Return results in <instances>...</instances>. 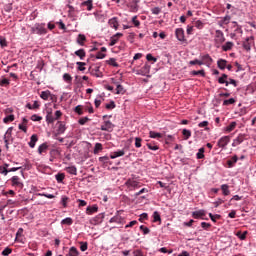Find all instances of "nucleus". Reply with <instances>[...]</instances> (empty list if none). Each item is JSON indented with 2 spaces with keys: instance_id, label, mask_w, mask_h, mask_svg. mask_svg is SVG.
Listing matches in <instances>:
<instances>
[{
  "instance_id": "nucleus-1",
  "label": "nucleus",
  "mask_w": 256,
  "mask_h": 256,
  "mask_svg": "<svg viewBox=\"0 0 256 256\" xmlns=\"http://www.w3.org/2000/svg\"><path fill=\"white\" fill-rule=\"evenodd\" d=\"M190 66L193 65H206V67H211V65H213V58H211V56L209 54H204L202 56H200V60L199 59H194L191 60L189 62Z\"/></svg>"
},
{
  "instance_id": "nucleus-2",
  "label": "nucleus",
  "mask_w": 256,
  "mask_h": 256,
  "mask_svg": "<svg viewBox=\"0 0 256 256\" xmlns=\"http://www.w3.org/2000/svg\"><path fill=\"white\" fill-rule=\"evenodd\" d=\"M225 43V34H223V31L221 30H216L215 31V36H214V45L217 49L221 47Z\"/></svg>"
},
{
  "instance_id": "nucleus-3",
  "label": "nucleus",
  "mask_w": 256,
  "mask_h": 256,
  "mask_svg": "<svg viewBox=\"0 0 256 256\" xmlns=\"http://www.w3.org/2000/svg\"><path fill=\"white\" fill-rule=\"evenodd\" d=\"M31 31L36 35H47V28H45V24H36L32 27Z\"/></svg>"
},
{
  "instance_id": "nucleus-4",
  "label": "nucleus",
  "mask_w": 256,
  "mask_h": 256,
  "mask_svg": "<svg viewBox=\"0 0 256 256\" xmlns=\"http://www.w3.org/2000/svg\"><path fill=\"white\" fill-rule=\"evenodd\" d=\"M125 185L129 191H135V189H139V187H141V183L133 179H128Z\"/></svg>"
},
{
  "instance_id": "nucleus-5",
  "label": "nucleus",
  "mask_w": 256,
  "mask_h": 256,
  "mask_svg": "<svg viewBox=\"0 0 256 256\" xmlns=\"http://www.w3.org/2000/svg\"><path fill=\"white\" fill-rule=\"evenodd\" d=\"M100 69H101V66L96 64L94 66H91L89 68V71L91 75H93V77H103V72Z\"/></svg>"
},
{
  "instance_id": "nucleus-6",
  "label": "nucleus",
  "mask_w": 256,
  "mask_h": 256,
  "mask_svg": "<svg viewBox=\"0 0 256 256\" xmlns=\"http://www.w3.org/2000/svg\"><path fill=\"white\" fill-rule=\"evenodd\" d=\"M115 128V125L112 121L105 120L104 123L101 125V131H107L108 133H111L113 129Z\"/></svg>"
},
{
  "instance_id": "nucleus-7",
  "label": "nucleus",
  "mask_w": 256,
  "mask_h": 256,
  "mask_svg": "<svg viewBox=\"0 0 256 256\" xmlns=\"http://www.w3.org/2000/svg\"><path fill=\"white\" fill-rule=\"evenodd\" d=\"M231 142V137L229 136H223L221 137L217 142V147H220V149H225L226 145H229Z\"/></svg>"
},
{
  "instance_id": "nucleus-8",
  "label": "nucleus",
  "mask_w": 256,
  "mask_h": 256,
  "mask_svg": "<svg viewBox=\"0 0 256 256\" xmlns=\"http://www.w3.org/2000/svg\"><path fill=\"white\" fill-rule=\"evenodd\" d=\"M46 113H47L46 114V123H48L49 125H53V123H55V121H57L55 116H53V109L48 108L46 110Z\"/></svg>"
},
{
  "instance_id": "nucleus-9",
  "label": "nucleus",
  "mask_w": 256,
  "mask_h": 256,
  "mask_svg": "<svg viewBox=\"0 0 256 256\" xmlns=\"http://www.w3.org/2000/svg\"><path fill=\"white\" fill-rule=\"evenodd\" d=\"M175 36L178 39V41L185 42V30L183 28H177L175 30Z\"/></svg>"
},
{
  "instance_id": "nucleus-10",
  "label": "nucleus",
  "mask_w": 256,
  "mask_h": 256,
  "mask_svg": "<svg viewBox=\"0 0 256 256\" xmlns=\"http://www.w3.org/2000/svg\"><path fill=\"white\" fill-rule=\"evenodd\" d=\"M245 139H247V135L239 134L237 138L233 140L232 147H237L238 145H241V143H243Z\"/></svg>"
},
{
  "instance_id": "nucleus-11",
  "label": "nucleus",
  "mask_w": 256,
  "mask_h": 256,
  "mask_svg": "<svg viewBox=\"0 0 256 256\" xmlns=\"http://www.w3.org/2000/svg\"><path fill=\"white\" fill-rule=\"evenodd\" d=\"M254 40L255 38L253 36L246 38V40L243 42L245 51H251V43H253Z\"/></svg>"
},
{
  "instance_id": "nucleus-12",
  "label": "nucleus",
  "mask_w": 256,
  "mask_h": 256,
  "mask_svg": "<svg viewBox=\"0 0 256 256\" xmlns=\"http://www.w3.org/2000/svg\"><path fill=\"white\" fill-rule=\"evenodd\" d=\"M13 187H19L20 189H23V184L21 182V178L19 176H13L11 178Z\"/></svg>"
},
{
  "instance_id": "nucleus-13",
  "label": "nucleus",
  "mask_w": 256,
  "mask_h": 256,
  "mask_svg": "<svg viewBox=\"0 0 256 256\" xmlns=\"http://www.w3.org/2000/svg\"><path fill=\"white\" fill-rule=\"evenodd\" d=\"M237 161H239V157H237V155H234L233 157L228 159L227 162H226L228 168L232 169V167H235V164L237 163Z\"/></svg>"
},
{
  "instance_id": "nucleus-14",
  "label": "nucleus",
  "mask_w": 256,
  "mask_h": 256,
  "mask_svg": "<svg viewBox=\"0 0 256 256\" xmlns=\"http://www.w3.org/2000/svg\"><path fill=\"white\" fill-rule=\"evenodd\" d=\"M108 25H110V27H112V29H115V31H117V29H119V21L117 20V17H113L108 21Z\"/></svg>"
},
{
  "instance_id": "nucleus-15",
  "label": "nucleus",
  "mask_w": 256,
  "mask_h": 256,
  "mask_svg": "<svg viewBox=\"0 0 256 256\" xmlns=\"http://www.w3.org/2000/svg\"><path fill=\"white\" fill-rule=\"evenodd\" d=\"M130 10L133 13H137L139 11V0H132L130 3Z\"/></svg>"
},
{
  "instance_id": "nucleus-16",
  "label": "nucleus",
  "mask_w": 256,
  "mask_h": 256,
  "mask_svg": "<svg viewBox=\"0 0 256 256\" xmlns=\"http://www.w3.org/2000/svg\"><path fill=\"white\" fill-rule=\"evenodd\" d=\"M98 211H99V206H97V205L88 206L86 208L87 215H93V213H97Z\"/></svg>"
},
{
  "instance_id": "nucleus-17",
  "label": "nucleus",
  "mask_w": 256,
  "mask_h": 256,
  "mask_svg": "<svg viewBox=\"0 0 256 256\" xmlns=\"http://www.w3.org/2000/svg\"><path fill=\"white\" fill-rule=\"evenodd\" d=\"M227 79H229V76L227 74H222V76L218 78V83H220V85L225 84L226 87H229V81H227Z\"/></svg>"
},
{
  "instance_id": "nucleus-18",
  "label": "nucleus",
  "mask_w": 256,
  "mask_h": 256,
  "mask_svg": "<svg viewBox=\"0 0 256 256\" xmlns=\"http://www.w3.org/2000/svg\"><path fill=\"white\" fill-rule=\"evenodd\" d=\"M67 130V127H65V122H58V129H57V133L58 135H63V133H65V131Z\"/></svg>"
},
{
  "instance_id": "nucleus-19",
  "label": "nucleus",
  "mask_w": 256,
  "mask_h": 256,
  "mask_svg": "<svg viewBox=\"0 0 256 256\" xmlns=\"http://www.w3.org/2000/svg\"><path fill=\"white\" fill-rule=\"evenodd\" d=\"M37 141H39V137L37 134H33L30 137L29 147H31V149H35V143H37Z\"/></svg>"
},
{
  "instance_id": "nucleus-20",
  "label": "nucleus",
  "mask_w": 256,
  "mask_h": 256,
  "mask_svg": "<svg viewBox=\"0 0 256 256\" xmlns=\"http://www.w3.org/2000/svg\"><path fill=\"white\" fill-rule=\"evenodd\" d=\"M205 215V210H198L192 213V217H194V219H201V217H205Z\"/></svg>"
},
{
  "instance_id": "nucleus-21",
  "label": "nucleus",
  "mask_w": 256,
  "mask_h": 256,
  "mask_svg": "<svg viewBox=\"0 0 256 256\" xmlns=\"http://www.w3.org/2000/svg\"><path fill=\"white\" fill-rule=\"evenodd\" d=\"M4 139H10L11 143H13V127H9L4 134Z\"/></svg>"
},
{
  "instance_id": "nucleus-22",
  "label": "nucleus",
  "mask_w": 256,
  "mask_h": 256,
  "mask_svg": "<svg viewBox=\"0 0 256 256\" xmlns=\"http://www.w3.org/2000/svg\"><path fill=\"white\" fill-rule=\"evenodd\" d=\"M123 155H125V150H118L110 155V159H117V157H123Z\"/></svg>"
},
{
  "instance_id": "nucleus-23",
  "label": "nucleus",
  "mask_w": 256,
  "mask_h": 256,
  "mask_svg": "<svg viewBox=\"0 0 256 256\" xmlns=\"http://www.w3.org/2000/svg\"><path fill=\"white\" fill-rule=\"evenodd\" d=\"M76 41H77L78 45L83 47L85 45V41H87V37H85V35H83V34H79Z\"/></svg>"
},
{
  "instance_id": "nucleus-24",
  "label": "nucleus",
  "mask_w": 256,
  "mask_h": 256,
  "mask_svg": "<svg viewBox=\"0 0 256 256\" xmlns=\"http://www.w3.org/2000/svg\"><path fill=\"white\" fill-rule=\"evenodd\" d=\"M74 54L79 57L81 59V61H83V59H85L86 57V53H85V49H79L77 51L74 52Z\"/></svg>"
},
{
  "instance_id": "nucleus-25",
  "label": "nucleus",
  "mask_w": 256,
  "mask_h": 256,
  "mask_svg": "<svg viewBox=\"0 0 256 256\" xmlns=\"http://www.w3.org/2000/svg\"><path fill=\"white\" fill-rule=\"evenodd\" d=\"M217 65H218V67L223 71V70H225L226 67H227V60H225V59H219V60L217 61Z\"/></svg>"
},
{
  "instance_id": "nucleus-26",
  "label": "nucleus",
  "mask_w": 256,
  "mask_h": 256,
  "mask_svg": "<svg viewBox=\"0 0 256 256\" xmlns=\"http://www.w3.org/2000/svg\"><path fill=\"white\" fill-rule=\"evenodd\" d=\"M66 173H69L70 175H77V167L75 166H68L65 168Z\"/></svg>"
},
{
  "instance_id": "nucleus-27",
  "label": "nucleus",
  "mask_w": 256,
  "mask_h": 256,
  "mask_svg": "<svg viewBox=\"0 0 256 256\" xmlns=\"http://www.w3.org/2000/svg\"><path fill=\"white\" fill-rule=\"evenodd\" d=\"M47 149H49V146L47 145V143H43L38 147V153L39 155H43V153H45L47 151Z\"/></svg>"
},
{
  "instance_id": "nucleus-28",
  "label": "nucleus",
  "mask_w": 256,
  "mask_h": 256,
  "mask_svg": "<svg viewBox=\"0 0 256 256\" xmlns=\"http://www.w3.org/2000/svg\"><path fill=\"white\" fill-rule=\"evenodd\" d=\"M149 137L151 139H161L163 137V134H161L159 132H155V131H150L149 132Z\"/></svg>"
},
{
  "instance_id": "nucleus-29",
  "label": "nucleus",
  "mask_w": 256,
  "mask_h": 256,
  "mask_svg": "<svg viewBox=\"0 0 256 256\" xmlns=\"http://www.w3.org/2000/svg\"><path fill=\"white\" fill-rule=\"evenodd\" d=\"M79 255V250H77V248L75 246H72L69 249V253L66 254V256H78Z\"/></svg>"
},
{
  "instance_id": "nucleus-30",
  "label": "nucleus",
  "mask_w": 256,
  "mask_h": 256,
  "mask_svg": "<svg viewBox=\"0 0 256 256\" xmlns=\"http://www.w3.org/2000/svg\"><path fill=\"white\" fill-rule=\"evenodd\" d=\"M82 6L87 7V11H91L93 9V0L82 2Z\"/></svg>"
},
{
  "instance_id": "nucleus-31",
  "label": "nucleus",
  "mask_w": 256,
  "mask_h": 256,
  "mask_svg": "<svg viewBox=\"0 0 256 256\" xmlns=\"http://www.w3.org/2000/svg\"><path fill=\"white\" fill-rule=\"evenodd\" d=\"M50 96H51V91L49 90L42 91L40 94L41 99H43L44 101H47Z\"/></svg>"
},
{
  "instance_id": "nucleus-32",
  "label": "nucleus",
  "mask_w": 256,
  "mask_h": 256,
  "mask_svg": "<svg viewBox=\"0 0 256 256\" xmlns=\"http://www.w3.org/2000/svg\"><path fill=\"white\" fill-rule=\"evenodd\" d=\"M153 222L159 223V225H161V214H159L157 211L153 213Z\"/></svg>"
},
{
  "instance_id": "nucleus-33",
  "label": "nucleus",
  "mask_w": 256,
  "mask_h": 256,
  "mask_svg": "<svg viewBox=\"0 0 256 256\" xmlns=\"http://www.w3.org/2000/svg\"><path fill=\"white\" fill-rule=\"evenodd\" d=\"M235 103H237V100H235V98H230L228 100L223 101V106L229 107V105H235Z\"/></svg>"
},
{
  "instance_id": "nucleus-34",
  "label": "nucleus",
  "mask_w": 256,
  "mask_h": 256,
  "mask_svg": "<svg viewBox=\"0 0 256 256\" xmlns=\"http://www.w3.org/2000/svg\"><path fill=\"white\" fill-rule=\"evenodd\" d=\"M148 149H150V151H159V146L157 144H155V142H150L146 144Z\"/></svg>"
},
{
  "instance_id": "nucleus-35",
  "label": "nucleus",
  "mask_w": 256,
  "mask_h": 256,
  "mask_svg": "<svg viewBox=\"0 0 256 256\" xmlns=\"http://www.w3.org/2000/svg\"><path fill=\"white\" fill-rule=\"evenodd\" d=\"M116 94L117 95H125V88L121 84H117L116 86Z\"/></svg>"
},
{
  "instance_id": "nucleus-36",
  "label": "nucleus",
  "mask_w": 256,
  "mask_h": 256,
  "mask_svg": "<svg viewBox=\"0 0 256 256\" xmlns=\"http://www.w3.org/2000/svg\"><path fill=\"white\" fill-rule=\"evenodd\" d=\"M235 127H237V122H231L226 128L225 131L227 133H231V131H234Z\"/></svg>"
},
{
  "instance_id": "nucleus-37",
  "label": "nucleus",
  "mask_w": 256,
  "mask_h": 256,
  "mask_svg": "<svg viewBox=\"0 0 256 256\" xmlns=\"http://www.w3.org/2000/svg\"><path fill=\"white\" fill-rule=\"evenodd\" d=\"M190 75H192L193 77H196V75H201V77H205V70H193L190 72Z\"/></svg>"
},
{
  "instance_id": "nucleus-38",
  "label": "nucleus",
  "mask_w": 256,
  "mask_h": 256,
  "mask_svg": "<svg viewBox=\"0 0 256 256\" xmlns=\"http://www.w3.org/2000/svg\"><path fill=\"white\" fill-rule=\"evenodd\" d=\"M233 42H226L225 45L222 46L223 51H231L233 49Z\"/></svg>"
},
{
  "instance_id": "nucleus-39",
  "label": "nucleus",
  "mask_w": 256,
  "mask_h": 256,
  "mask_svg": "<svg viewBox=\"0 0 256 256\" xmlns=\"http://www.w3.org/2000/svg\"><path fill=\"white\" fill-rule=\"evenodd\" d=\"M221 190H222L223 195H225V196L230 195V193H231V191H229V185H227V184L221 185Z\"/></svg>"
},
{
  "instance_id": "nucleus-40",
  "label": "nucleus",
  "mask_w": 256,
  "mask_h": 256,
  "mask_svg": "<svg viewBox=\"0 0 256 256\" xmlns=\"http://www.w3.org/2000/svg\"><path fill=\"white\" fill-rule=\"evenodd\" d=\"M196 157H197V159H205V148L204 147H202L198 150Z\"/></svg>"
},
{
  "instance_id": "nucleus-41",
  "label": "nucleus",
  "mask_w": 256,
  "mask_h": 256,
  "mask_svg": "<svg viewBox=\"0 0 256 256\" xmlns=\"http://www.w3.org/2000/svg\"><path fill=\"white\" fill-rule=\"evenodd\" d=\"M247 231H244V232H241V231H238L236 233V236L240 238L241 241H245V239H247Z\"/></svg>"
},
{
  "instance_id": "nucleus-42",
  "label": "nucleus",
  "mask_w": 256,
  "mask_h": 256,
  "mask_svg": "<svg viewBox=\"0 0 256 256\" xmlns=\"http://www.w3.org/2000/svg\"><path fill=\"white\" fill-rule=\"evenodd\" d=\"M13 121H15V115H13V114H10V115H8V116H6L4 119H3V123H11V122H13Z\"/></svg>"
},
{
  "instance_id": "nucleus-43",
  "label": "nucleus",
  "mask_w": 256,
  "mask_h": 256,
  "mask_svg": "<svg viewBox=\"0 0 256 256\" xmlns=\"http://www.w3.org/2000/svg\"><path fill=\"white\" fill-rule=\"evenodd\" d=\"M108 65H111L112 67H119V63H117V60L115 58H110L106 61Z\"/></svg>"
},
{
  "instance_id": "nucleus-44",
  "label": "nucleus",
  "mask_w": 256,
  "mask_h": 256,
  "mask_svg": "<svg viewBox=\"0 0 256 256\" xmlns=\"http://www.w3.org/2000/svg\"><path fill=\"white\" fill-rule=\"evenodd\" d=\"M56 181L58 183H63L64 179H65V174L64 173H58L55 175Z\"/></svg>"
},
{
  "instance_id": "nucleus-45",
  "label": "nucleus",
  "mask_w": 256,
  "mask_h": 256,
  "mask_svg": "<svg viewBox=\"0 0 256 256\" xmlns=\"http://www.w3.org/2000/svg\"><path fill=\"white\" fill-rule=\"evenodd\" d=\"M99 151H103V144L101 143H96L94 147V155H97Z\"/></svg>"
},
{
  "instance_id": "nucleus-46",
  "label": "nucleus",
  "mask_w": 256,
  "mask_h": 256,
  "mask_svg": "<svg viewBox=\"0 0 256 256\" xmlns=\"http://www.w3.org/2000/svg\"><path fill=\"white\" fill-rule=\"evenodd\" d=\"M182 135L184 136L185 141L191 137V130L183 129Z\"/></svg>"
},
{
  "instance_id": "nucleus-47",
  "label": "nucleus",
  "mask_w": 256,
  "mask_h": 256,
  "mask_svg": "<svg viewBox=\"0 0 256 256\" xmlns=\"http://www.w3.org/2000/svg\"><path fill=\"white\" fill-rule=\"evenodd\" d=\"M63 80L66 83H71V81H73V77H71V75L69 73H65V74H63Z\"/></svg>"
},
{
  "instance_id": "nucleus-48",
  "label": "nucleus",
  "mask_w": 256,
  "mask_h": 256,
  "mask_svg": "<svg viewBox=\"0 0 256 256\" xmlns=\"http://www.w3.org/2000/svg\"><path fill=\"white\" fill-rule=\"evenodd\" d=\"M209 217H210L211 221H213V223H216L217 219H221V215H219V214L213 215L212 213H209Z\"/></svg>"
},
{
  "instance_id": "nucleus-49",
  "label": "nucleus",
  "mask_w": 256,
  "mask_h": 256,
  "mask_svg": "<svg viewBox=\"0 0 256 256\" xmlns=\"http://www.w3.org/2000/svg\"><path fill=\"white\" fill-rule=\"evenodd\" d=\"M149 69H151V67L149 65H145L144 67L141 68V75H147V73H149Z\"/></svg>"
},
{
  "instance_id": "nucleus-50",
  "label": "nucleus",
  "mask_w": 256,
  "mask_h": 256,
  "mask_svg": "<svg viewBox=\"0 0 256 256\" xmlns=\"http://www.w3.org/2000/svg\"><path fill=\"white\" fill-rule=\"evenodd\" d=\"M194 26L196 27V29H203V27H205V24L201 20H198L194 22Z\"/></svg>"
},
{
  "instance_id": "nucleus-51",
  "label": "nucleus",
  "mask_w": 256,
  "mask_h": 256,
  "mask_svg": "<svg viewBox=\"0 0 256 256\" xmlns=\"http://www.w3.org/2000/svg\"><path fill=\"white\" fill-rule=\"evenodd\" d=\"M118 41H119V39H118L115 35H113V36L110 38L109 46H110V47H113Z\"/></svg>"
},
{
  "instance_id": "nucleus-52",
  "label": "nucleus",
  "mask_w": 256,
  "mask_h": 256,
  "mask_svg": "<svg viewBox=\"0 0 256 256\" xmlns=\"http://www.w3.org/2000/svg\"><path fill=\"white\" fill-rule=\"evenodd\" d=\"M91 121L89 117H82L78 120L79 125H85V123Z\"/></svg>"
},
{
  "instance_id": "nucleus-53",
  "label": "nucleus",
  "mask_w": 256,
  "mask_h": 256,
  "mask_svg": "<svg viewBox=\"0 0 256 256\" xmlns=\"http://www.w3.org/2000/svg\"><path fill=\"white\" fill-rule=\"evenodd\" d=\"M61 223H62V225H73V219L68 217V218L63 219Z\"/></svg>"
},
{
  "instance_id": "nucleus-54",
  "label": "nucleus",
  "mask_w": 256,
  "mask_h": 256,
  "mask_svg": "<svg viewBox=\"0 0 256 256\" xmlns=\"http://www.w3.org/2000/svg\"><path fill=\"white\" fill-rule=\"evenodd\" d=\"M76 65H78V71H85V65H87V63L77 62Z\"/></svg>"
},
{
  "instance_id": "nucleus-55",
  "label": "nucleus",
  "mask_w": 256,
  "mask_h": 256,
  "mask_svg": "<svg viewBox=\"0 0 256 256\" xmlns=\"http://www.w3.org/2000/svg\"><path fill=\"white\" fill-rule=\"evenodd\" d=\"M11 253H13V250L9 247L5 248L3 251H2V255L3 256H9L11 255Z\"/></svg>"
},
{
  "instance_id": "nucleus-56",
  "label": "nucleus",
  "mask_w": 256,
  "mask_h": 256,
  "mask_svg": "<svg viewBox=\"0 0 256 256\" xmlns=\"http://www.w3.org/2000/svg\"><path fill=\"white\" fill-rule=\"evenodd\" d=\"M110 223H121V216H114L110 219Z\"/></svg>"
},
{
  "instance_id": "nucleus-57",
  "label": "nucleus",
  "mask_w": 256,
  "mask_h": 256,
  "mask_svg": "<svg viewBox=\"0 0 256 256\" xmlns=\"http://www.w3.org/2000/svg\"><path fill=\"white\" fill-rule=\"evenodd\" d=\"M88 249V244L87 242H80V251H87Z\"/></svg>"
},
{
  "instance_id": "nucleus-58",
  "label": "nucleus",
  "mask_w": 256,
  "mask_h": 256,
  "mask_svg": "<svg viewBox=\"0 0 256 256\" xmlns=\"http://www.w3.org/2000/svg\"><path fill=\"white\" fill-rule=\"evenodd\" d=\"M7 85H9V79L4 78L0 80V87H7Z\"/></svg>"
},
{
  "instance_id": "nucleus-59",
  "label": "nucleus",
  "mask_w": 256,
  "mask_h": 256,
  "mask_svg": "<svg viewBox=\"0 0 256 256\" xmlns=\"http://www.w3.org/2000/svg\"><path fill=\"white\" fill-rule=\"evenodd\" d=\"M141 141H143V139L139 138V137H136L135 138V147L137 149L141 148Z\"/></svg>"
},
{
  "instance_id": "nucleus-60",
  "label": "nucleus",
  "mask_w": 256,
  "mask_h": 256,
  "mask_svg": "<svg viewBox=\"0 0 256 256\" xmlns=\"http://www.w3.org/2000/svg\"><path fill=\"white\" fill-rule=\"evenodd\" d=\"M75 113H78L79 115H83V107L81 105H78L74 109Z\"/></svg>"
},
{
  "instance_id": "nucleus-61",
  "label": "nucleus",
  "mask_w": 256,
  "mask_h": 256,
  "mask_svg": "<svg viewBox=\"0 0 256 256\" xmlns=\"http://www.w3.org/2000/svg\"><path fill=\"white\" fill-rule=\"evenodd\" d=\"M146 59L147 61H153V63H157V58L153 57L152 54H147Z\"/></svg>"
},
{
  "instance_id": "nucleus-62",
  "label": "nucleus",
  "mask_w": 256,
  "mask_h": 256,
  "mask_svg": "<svg viewBox=\"0 0 256 256\" xmlns=\"http://www.w3.org/2000/svg\"><path fill=\"white\" fill-rule=\"evenodd\" d=\"M0 173L1 175L7 176L9 173V170L6 169L4 166H0Z\"/></svg>"
},
{
  "instance_id": "nucleus-63",
  "label": "nucleus",
  "mask_w": 256,
  "mask_h": 256,
  "mask_svg": "<svg viewBox=\"0 0 256 256\" xmlns=\"http://www.w3.org/2000/svg\"><path fill=\"white\" fill-rule=\"evenodd\" d=\"M151 12L153 15H159V13H161V8L159 7H154L151 9Z\"/></svg>"
},
{
  "instance_id": "nucleus-64",
  "label": "nucleus",
  "mask_w": 256,
  "mask_h": 256,
  "mask_svg": "<svg viewBox=\"0 0 256 256\" xmlns=\"http://www.w3.org/2000/svg\"><path fill=\"white\" fill-rule=\"evenodd\" d=\"M132 23L134 24L135 27H139V25H141V22L137 20V16H134L132 18Z\"/></svg>"
}]
</instances>
